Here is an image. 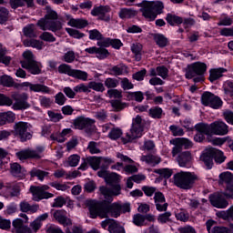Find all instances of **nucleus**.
<instances>
[{
	"instance_id": "obj_1",
	"label": "nucleus",
	"mask_w": 233,
	"mask_h": 233,
	"mask_svg": "<svg viewBox=\"0 0 233 233\" xmlns=\"http://www.w3.org/2000/svg\"><path fill=\"white\" fill-rule=\"evenodd\" d=\"M87 207L92 219H96V218L105 219L108 218V214L111 218H119V216H121V204H110V202L106 200L100 202L88 200Z\"/></svg>"
},
{
	"instance_id": "obj_2",
	"label": "nucleus",
	"mask_w": 233,
	"mask_h": 233,
	"mask_svg": "<svg viewBox=\"0 0 233 233\" xmlns=\"http://www.w3.org/2000/svg\"><path fill=\"white\" fill-rule=\"evenodd\" d=\"M11 97L0 94V106H12L13 110H26L30 108L28 94L14 93L11 95Z\"/></svg>"
},
{
	"instance_id": "obj_3",
	"label": "nucleus",
	"mask_w": 233,
	"mask_h": 233,
	"mask_svg": "<svg viewBox=\"0 0 233 233\" xmlns=\"http://www.w3.org/2000/svg\"><path fill=\"white\" fill-rule=\"evenodd\" d=\"M59 19V15L52 7L46 6V15L43 18L37 21L36 25L39 26L41 30H50L51 32H59L63 28V25Z\"/></svg>"
},
{
	"instance_id": "obj_4",
	"label": "nucleus",
	"mask_w": 233,
	"mask_h": 233,
	"mask_svg": "<svg viewBox=\"0 0 233 233\" xmlns=\"http://www.w3.org/2000/svg\"><path fill=\"white\" fill-rule=\"evenodd\" d=\"M199 181V176L194 172L180 171L174 175L173 183L177 188L190 190Z\"/></svg>"
},
{
	"instance_id": "obj_5",
	"label": "nucleus",
	"mask_w": 233,
	"mask_h": 233,
	"mask_svg": "<svg viewBox=\"0 0 233 233\" xmlns=\"http://www.w3.org/2000/svg\"><path fill=\"white\" fill-rule=\"evenodd\" d=\"M195 130L203 132L205 136H227L228 134V127L223 121H215L211 124H197Z\"/></svg>"
},
{
	"instance_id": "obj_6",
	"label": "nucleus",
	"mask_w": 233,
	"mask_h": 233,
	"mask_svg": "<svg viewBox=\"0 0 233 233\" xmlns=\"http://www.w3.org/2000/svg\"><path fill=\"white\" fill-rule=\"evenodd\" d=\"M137 6H140V12H142V15L147 21H156V17L163 14V8H165L163 2H150L147 0L142 1Z\"/></svg>"
},
{
	"instance_id": "obj_7",
	"label": "nucleus",
	"mask_w": 233,
	"mask_h": 233,
	"mask_svg": "<svg viewBox=\"0 0 233 233\" xmlns=\"http://www.w3.org/2000/svg\"><path fill=\"white\" fill-rule=\"evenodd\" d=\"M23 60L20 61L22 68L27 70L32 76H39L43 74V64L35 60L34 53L26 50L23 53Z\"/></svg>"
},
{
	"instance_id": "obj_8",
	"label": "nucleus",
	"mask_w": 233,
	"mask_h": 233,
	"mask_svg": "<svg viewBox=\"0 0 233 233\" xmlns=\"http://www.w3.org/2000/svg\"><path fill=\"white\" fill-rule=\"evenodd\" d=\"M143 132H145V120L141 116L137 115L133 118L130 133H127L126 136L121 138V141L124 145L132 143L134 139L141 137L143 136Z\"/></svg>"
},
{
	"instance_id": "obj_9",
	"label": "nucleus",
	"mask_w": 233,
	"mask_h": 233,
	"mask_svg": "<svg viewBox=\"0 0 233 233\" xmlns=\"http://www.w3.org/2000/svg\"><path fill=\"white\" fill-rule=\"evenodd\" d=\"M32 124L25 121H18L13 126L11 133L20 139L21 143H26V141H30V139L34 137V131H32Z\"/></svg>"
},
{
	"instance_id": "obj_10",
	"label": "nucleus",
	"mask_w": 233,
	"mask_h": 233,
	"mask_svg": "<svg viewBox=\"0 0 233 233\" xmlns=\"http://www.w3.org/2000/svg\"><path fill=\"white\" fill-rule=\"evenodd\" d=\"M13 232L15 233H37L43 227V222H39L36 218L29 224V227L25 225V221L21 218H15L12 222Z\"/></svg>"
},
{
	"instance_id": "obj_11",
	"label": "nucleus",
	"mask_w": 233,
	"mask_h": 233,
	"mask_svg": "<svg viewBox=\"0 0 233 233\" xmlns=\"http://www.w3.org/2000/svg\"><path fill=\"white\" fill-rule=\"evenodd\" d=\"M45 147L42 146L36 147L35 149L25 148L15 153V157L20 161H26L28 159H42L45 157L43 154Z\"/></svg>"
},
{
	"instance_id": "obj_12",
	"label": "nucleus",
	"mask_w": 233,
	"mask_h": 233,
	"mask_svg": "<svg viewBox=\"0 0 233 233\" xmlns=\"http://www.w3.org/2000/svg\"><path fill=\"white\" fill-rule=\"evenodd\" d=\"M46 190H50L48 185L31 186L29 192L33 196V201H42V199H50V198H54V194L46 192Z\"/></svg>"
},
{
	"instance_id": "obj_13",
	"label": "nucleus",
	"mask_w": 233,
	"mask_h": 233,
	"mask_svg": "<svg viewBox=\"0 0 233 233\" xmlns=\"http://www.w3.org/2000/svg\"><path fill=\"white\" fill-rule=\"evenodd\" d=\"M186 79H192L196 76H204L207 72V64L203 62H195L186 68Z\"/></svg>"
},
{
	"instance_id": "obj_14",
	"label": "nucleus",
	"mask_w": 233,
	"mask_h": 233,
	"mask_svg": "<svg viewBox=\"0 0 233 233\" xmlns=\"http://www.w3.org/2000/svg\"><path fill=\"white\" fill-rule=\"evenodd\" d=\"M201 103L204 105V106H210L211 108L215 109L221 107L223 105L221 98L208 91H206L202 94Z\"/></svg>"
},
{
	"instance_id": "obj_15",
	"label": "nucleus",
	"mask_w": 233,
	"mask_h": 233,
	"mask_svg": "<svg viewBox=\"0 0 233 233\" xmlns=\"http://www.w3.org/2000/svg\"><path fill=\"white\" fill-rule=\"evenodd\" d=\"M219 184L226 185L227 198H231L233 199V175L232 173L226 171L219 175Z\"/></svg>"
},
{
	"instance_id": "obj_16",
	"label": "nucleus",
	"mask_w": 233,
	"mask_h": 233,
	"mask_svg": "<svg viewBox=\"0 0 233 233\" xmlns=\"http://www.w3.org/2000/svg\"><path fill=\"white\" fill-rule=\"evenodd\" d=\"M110 12H112V9L108 5H95L91 10V15L98 17L101 21L108 23V21H110Z\"/></svg>"
},
{
	"instance_id": "obj_17",
	"label": "nucleus",
	"mask_w": 233,
	"mask_h": 233,
	"mask_svg": "<svg viewBox=\"0 0 233 233\" xmlns=\"http://www.w3.org/2000/svg\"><path fill=\"white\" fill-rule=\"evenodd\" d=\"M73 125L77 130H85V128H95L96 120L81 116L74 120Z\"/></svg>"
},
{
	"instance_id": "obj_18",
	"label": "nucleus",
	"mask_w": 233,
	"mask_h": 233,
	"mask_svg": "<svg viewBox=\"0 0 233 233\" xmlns=\"http://www.w3.org/2000/svg\"><path fill=\"white\" fill-rule=\"evenodd\" d=\"M192 153L190 151H183L177 157L178 166L182 168H190L192 167Z\"/></svg>"
},
{
	"instance_id": "obj_19",
	"label": "nucleus",
	"mask_w": 233,
	"mask_h": 233,
	"mask_svg": "<svg viewBox=\"0 0 233 233\" xmlns=\"http://www.w3.org/2000/svg\"><path fill=\"white\" fill-rule=\"evenodd\" d=\"M154 201L158 212H167L168 209V203H167V198H165V195L162 192L157 191L155 193Z\"/></svg>"
},
{
	"instance_id": "obj_20",
	"label": "nucleus",
	"mask_w": 233,
	"mask_h": 233,
	"mask_svg": "<svg viewBox=\"0 0 233 233\" xmlns=\"http://www.w3.org/2000/svg\"><path fill=\"white\" fill-rule=\"evenodd\" d=\"M209 203L215 208H227L228 207V201L227 198L219 194H213L209 196Z\"/></svg>"
},
{
	"instance_id": "obj_21",
	"label": "nucleus",
	"mask_w": 233,
	"mask_h": 233,
	"mask_svg": "<svg viewBox=\"0 0 233 233\" xmlns=\"http://www.w3.org/2000/svg\"><path fill=\"white\" fill-rule=\"evenodd\" d=\"M100 193L103 194L105 199H112L114 196H119L121 194V186L116 184L112 188L102 186L100 187Z\"/></svg>"
},
{
	"instance_id": "obj_22",
	"label": "nucleus",
	"mask_w": 233,
	"mask_h": 233,
	"mask_svg": "<svg viewBox=\"0 0 233 233\" xmlns=\"http://www.w3.org/2000/svg\"><path fill=\"white\" fill-rule=\"evenodd\" d=\"M53 218L59 223V225H63V227L72 225V219L66 217V210L65 209L55 210L53 213Z\"/></svg>"
},
{
	"instance_id": "obj_23",
	"label": "nucleus",
	"mask_w": 233,
	"mask_h": 233,
	"mask_svg": "<svg viewBox=\"0 0 233 233\" xmlns=\"http://www.w3.org/2000/svg\"><path fill=\"white\" fill-rule=\"evenodd\" d=\"M200 161L205 165L208 170H210V168L214 167V155L212 152V147L205 150V152L200 156Z\"/></svg>"
},
{
	"instance_id": "obj_24",
	"label": "nucleus",
	"mask_w": 233,
	"mask_h": 233,
	"mask_svg": "<svg viewBox=\"0 0 233 233\" xmlns=\"http://www.w3.org/2000/svg\"><path fill=\"white\" fill-rule=\"evenodd\" d=\"M23 86L29 88L30 92H41L42 94H50V87L43 84H32L30 82H24Z\"/></svg>"
},
{
	"instance_id": "obj_25",
	"label": "nucleus",
	"mask_w": 233,
	"mask_h": 233,
	"mask_svg": "<svg viewBox=\"0 0 233 233\" xmlns=\"http://www.w3.org/2000/svg\"><path fill=\"white\" fill-rule=\"evenodd\" d=\"M69 21L67 22L68 26H72L73 28H78L82 30V28H86L88 26V20L85 18H70V15H66Z\"/></svg>"
},
{
	"instance_id": "obj_26",
	"label": "nucleus",
	"mask_w": 233,
	"mask_h": 233,
	"mask_svg": "<svg viewBox=\"0 0 233 233\" xmlns=\"http://www.w3.org/2000/svg\"><path fill=\"white\" fill-rule=\"evenodd\" d=\"M10 172L12 176H14V177H17V179H25V177H26L25 168H23L19 163L11 164Z\"/></svg>"
},
{
	"instance_id": "obj_27",
	"label": "nucleus",
	"mask_w": 233,
	"mask_h": 233,
	"mask_svg": "<svg viewBox=\"0 0 233 233\" xmlns=\"http://www.w3.org/2000/svg\"><path fill=\"white\" fill-rule=\"evenodd\" d=\"M21 212H25L28 214H35L37 210H39V204L30 205V203L26 202L25 200L20 202L19 204Z\"/></svg>"
},
{
	"instance_id": "obj_28",
	"label": "nucleus",
	"mask_w": 233,
	"mask_h": 233,
	"mask_svg": "<svg viewBox=\"0 0 233 233\" xmlns=\"http://www.w3.org/2000/svg\"><path fill=\"white\" fill-rule=\"evenodd\" d=\"M171 145H179L182 148L184 147L185 150H188V148H192L194 147V143L190 141L188 138L185 137H177L170 140Z\"/></svg>"
},
{
	"instance_id": "obj_29",
	"label": "nucleus",
	"mask_w": 233,
	"mask_h": 233,
	"mask_svg": "<svg viewBox=\"0 0 233 233\" xmlns=\"http://www.w3.org/2000/svg\"><path fill=\"white\" fill-rule=\"evenodd\" d=\"M228 72L227 68L218 67L213 68L209 70V81L214 83V81H218L220 77H223V74Z\"/></svg>"
},
{
	"instance_id": "obj_30",
	"label": "nucleus",
	"mask_w": 233,
	"mask_h": 233,
	"mask_svg": "<svg viewBox=\"0 0 233 233\" xmlns=\"http://www.w3.org/2000/svg\"><path fill=\"white\" fill-rule=\"evenodd\" d=\"M23 45L25 47L31 46L32 48H36V50H43V46H45V43L43 41L35 38L24 40Z\"/></svg>"
},
{
	"instance_id": "obj_31",
	"label": "nucleus",
	"mask_w": 233,
	"mask_h": 233,
	"mask_svg": "<svg viewBox=\"0 0 233 233\" xmlns=\"http://www.w3.org/2000/svg\"><path fill=\"white\" fill-rule=\"evenodd\" d=\"M15 121V114L12 111L0 114V126L3 127L6 123H14Z\"/></svg>"
},
{
	"instance_id": "obj_32",
	"label": "nucleus",
	"mask_w": 233,
	"mask_h": 233,
	"mask_svg": "<svg viewBox=\"0 0 233 233\" xmlns=\"http://www.w3.org/2000/svg\"><path fill=\"white\" fill-rule=\"evenodd\" d=\"M126 97L127 101H137V103H143L145 95L141 91L127 92Z\"/></svg>"
},
{
	"instance_id": "obj_33",
	"label": "nucleus",
	"mask_w": 233,
	"mask_h": 233,
	"mask_svg": "<svg viewBox=\"0 0 233 233\" xmlns=\"http://www.w3.org/2000/svg\"><path fill=\"white\" fill-rule=\"evenodd\" d=\"M25 187V184L23 182H19L16 184H13L12 191H5V198H15V196H19L21 194V188Z\"/></svg>"
},
{
	"instance_id": "obj_34",
	"label": "nucleus",
	"mask_w": 233,
	"mask_h": 233,
	"mask_svg": "<svg viewBox=\"0 0 233 233\" xmlns=\"http://www.w3.org/2000/svg\"><path fill=\"white\" fill-rule=\"evenodd\" d=\"M148 116L149 117H152V119H162L165 116V112L163 111V108H161L158 106H152L148 110Z\"/></svg>"
},
{
	"instance_id": "obj_35",
	"label": "nucleus",
	"mask_w": 233,
	"mask_h": 233,
	"mask_svg": "<svg viewBox=\"0 0 233 233\" xmlns=\"http://www.w3.org/2000/svg\"><path fill=\"white\" fill-rule=\"evenodd\" d=\"M152 37H153L156 45H157V46H159V48H165V46H168V38H167V36H165V35L153 34Z\"/></svg>"
},
{
	"instance_id": "obj_36",
	"label": "nucleus",
	"mask_w": 233,
	"mask_h": 233,
	"mask_svg": "<svg viewBox=\"0 0 233 233\" xmlns=\"http://www.w3.org/2000/svg\"><path fill=\"white\" fill-rule=\"evenodd\" d=\"M23 34L25 37L35 38L37 37V28L35 25L29 24L23 28Z\"/></svg>"
},
{
	"instance_id": "obj_37",
	"label": "nucleus",
	"mask_w": 233,
	"mask_h": 233,
	"mask_svg": "<svg viewBox=\"0 0 233 233\" xmlns=\"http://www.w3.org/2000/svg\"><path fill=\"white\" fill-rule=\"evenodd\" d=\"M118 15L120 19H130L131 17H136L137 12L132 8H121Z\"/></svg>"
},
{
	"instance_id": "obj_38",
	"label": "nucleus",
	"mask_w": 233,
	"mask_h": 233,
	"mask_svg": "<svg viewBox=\"0 0 233 233\" xmlns=\"http://www.w3.org/2000/svg\"><path fill=\"white\" fill-rule=\"evenodd\" d=\"M29 174L31 177H37L39 181H45V177H48V176H50V173H48L47 171H44L37 168H33L29 172Z\"/></svg>"
},
{
	"instance_id": "obj_39",
	"label": "nucleus",
	"mask_w": 233,
	"mask_h": 233,
	"mask_svg": "<svg viewBox=\"0 0 233 233\" xmlns=\"http://www.w3.org/2000/svg\"><path fill=\"white\" fill-rule=\"evenodd\" d=\"M166 21L171 26H176L177 25L183 24V18L182 17H180L178 15H172V14H167V15Z\"/></svg>"
},
{
	"instance_id": "obj_40",
	"label": "nucleus",
	"mask_w": 233,
	"mask_h": 233,
	"mask_svg": "<svg viewBox=\"0 0 233 233\" xmlns=\"http://www.w3.org/2000/svg\"><path fill=\"white\" fill-rule=\"evenodd\" d=\"M211 152H213V159H215L216 163H218V165H221V163H225V159H227V157H225L223 151L211 147Z\"/></svg>"
},
{
	"instance_id": "obj_41",
	"label": "nucleus",
	"mask_w": 233,
	"mask_h": 233,
	"mask_svg": "<svg viewBox=\"0 0 233 233\" xmlns=\"http://www.w3.org/2000/svg\"><path fill=\"white\" fill-rule=\"evenodd\" d=\"M141 161L147 163V165H159V163H161V158L152 154H149V155L142 156Z\"/></svg>"
},
{
	"instance_id": "obj_42",
	"label": "nucleus",
	"mask_w": 233,
	"mask_h": 233,
	"mask_svg": "<svg viewBox=\"0 0 233 233\" xmlns=\"http://www.w3.org/2000/svg\"><path fill=\"white\" fill-rule=\"evenodd\" d=\"M110 105L114 112H121V110H125L128 106V104L121 102V100H111Z\"/></svg>"
},
{
	"instance_id": "obj_43",
	"label": "nucleus",
	"mask_w": 233,
	"mask_h": 233,
	"mask_svg": "<svg viewBox=\"0 0 233 233\" xmlns=\"http://www.w3.org/2000/svg\"><path fill=\"white\" fill-rule=\"evenodd\" d=\"M175 218L177 221H182V223H187L190 219L188 212L185 209H179L175 213Z\"/></svg>"
},
{
	"instance_id": "obj_44",
	"label": "nucleus",
	"mask_w": 233,
	"mask_h": 233,
	"mask_svg": "<svg viewBox=\"0 0 233 233\" xmlns=\"http://www.w3.org/2000/svg\"><path fill=\"white\" fill-rule=\"evenodd\" d=\"M71 77H75V79H80L81 81H86L88 79V73L79 69H73Z\"/></svg>"
},
{
	"instance_id": "obj_45",
	"label": "nucleus",
	"mask_w": 233,
	"mask_h": 233,
	"mask_svg": "<svg viewBox=\"0 0 233 233\" xmlns=\"http://www.w3.org/2000/svg\"><path fill=\"white\" fill-rule=\"evenodd\" d=\"M87 159L89 167H91L93 170H99V166L101 165V157H88Z\"/></svg>"
},
{
	"instance_id": "obj_46",
	"label": "nucleus",
	"mask_w": 233,
	"mask_h": 233,
	"mask_svg": "<svg viewBox=\"0 0 233 233\" xmlns=\"http://www.w3.org/2000/svg\"><path fill=\"white\" fill-rule=\"evenodd\" d=\"M10 19V11L6 7L0 6V25H5Z\"/></svg>"
},
{
	"instance_id": "obj_47",
	"label": "nucleus",
	"mask_w": 233,
	"mask_h": 233,
	"mask_svg": "<svg viewBox=\"0 0 233 233\" xmlns=\"http://www.w3.org/2000/svg\"><path fill=\"white\" fill-rule=\"evenodd\" d=\"M127 70V66H125V64L114 66L111 68V72H113L114 76H123V74H125Z\"/></svg>"
},
{
	"instance_id": "obj_48",
	"label": "nucleus",
	"mask_w": 233,
	"mask_h": 233,
	"mask_svg": "<svg viewBox=\"0 0 233 233\" xmlns=\"http://www.w3.org/2000/svg\"><path fill=\"white\" fill-rule=\"evenodd\" d=\"M66 205V198L63 196H58L56 198H55L52 208H63Z\"/></svg>"
},
{
	"instance_id": "obj_49",
	"label": "nucleus",
	"mask_w": 233,
	"mask_h": 233,
	"mask_svg": "<svg viewBox=\"0 0 233 233\" xmlns=\"http://www.w3.org/2000/svg\"><path fill=\"white\" fill-rule=\"evenodd\" d=\"M81 161V157L79 155H71L67 157L66 164L68 167H77Z\"/></svg>"
},
{
	"instance_id": "obj_50",
	"label": "nucleus",
	"mask_w": 233,
	"mask_h": 233,
	"mask_svg": "<svg viewBox=\"0 0 233 233\" xmlns=\"http://www.w3.org/2000/svg\"><path fill=\"white\" fill-rule=\"evenodd\" d=\"M172 217V213L170 211H167L163 214H160L157 218V221L158 223H172V218H170Z\"/></svg>"
},
{
	"instance_id": "obj_51",
	"label": "nucleus",
	"mask_w": 233,
	"mask_h": 233,
	"mask_svg": "<svg viewBox=\"0 0 233 233\" xmlns=\"http://www.w3.org/2000/svg\"><path fill=\"white\" fill-rule=\"evenodd\" d=\"M88 88L95 90L96 92H105V86L103 83L92 81L88 83Z\"/></svg>"
},
{
	"instance_id": "obj_52",
	"label": "nucleus",
	"mask_w": 233,
	"mask_h": 233,
	"mask_svg": "<svg viewBox=\"0 0 233 233\" xmlns=\"http://www.w3.org/2000/svg\"><path fill=\"white\" fill-rule=\"evenodd\" d=\"M141 50H143V46L141 44H134L131 47V51L136 56V61H141Z\"/></svg>"
},
{
	"instance_id": "obj_53",
	"label": "nucleus",
	"mask_w": 233,
	"mask_h": 233,
	"mask_svg": "<svg viewBox=\"0 0 233 233\" xmlns=\"http://www.w3.org/2000/svg\"><path fill=\"white\" fill-rule=\"evenodd\" d=\"M66 32L71 36L75 37V39H81L85 35L84 33L79 32L77 29L66 27Z\"/></svg>"
},
{
	"instance_id": "obj_54",
	"label": "nucleus",
	"mask_w": 233,
	"mask_h": 233,
	"mask_svg": "<svg viewBox=\"0 0 233 233\" xmlns=\"http://www.w3.org/2000/svg\"><path fill=\"white\" fill-rule=\"evenodd\" d=\"M0 85H3V86H7L8 88H10L14 86V78L8 76H2L0 77Z\"/></svg>"
},
{
	"instance_id": "obj_55",
	"label": "nucleus",
	"mask_w": 233,
	"mask_h": 233,
	"mask_svg": "<svg viewBox=\"0 0 233 233\" xmlns=\"http://www.w3.org/2000/svg\"><path fill=\"white\" fill-rule=\"evenodd\" d=\"M123 136V130L119 127L112 128L111 131L108 134L109 139H119Z\"/></svg>"
},
{
	"instance_id": "obj_56",
	"label": "nucleus",
	"mask_w": 233,
	"mask_h": 233,
	"mask_svg": "<svg viewBox=\"0 0 233 233\" xmlns=\"http://www.w3.org/2000/svg\"><path fill=\"white\" fill-rule=\"evenodd\" d=\"M110 233H125V228L121 227L117 221L115 220V223L111 224L108 228Z\"/></svg>"
},
{
	"instance_id": "obj_57",
	"label": "nucleus",
	"mask_w": 233,
	"mask_h": 233,
	"mask_svg": "<svg viewBox=\"0 0 233 233\" xmlns=\"http://www.w3.org/2000/svg\"><path fill=\"white\" fill-rule=\"evenodd\" d=\"M74 69L66 64H62L58 66V72L59 74H66V76H69L71 77L72 72Z\"/></svg>"
},
{
	"instance_id": "obj_58",
	"label": "nucleus",
	"mask_w": 233,
	"mask_h": 233,
	"mask_svg": "<svg viewBox=\"0 0 233 233\" xmlns=\"http://www.w3.org/2000/svg\"><path fill=\"white\" fill-rule=\"evenodd\" d=\"M47 115L50 118V121H53V123H59V121L63 119V115H61V113H56L52 110L47 111Z\"/></svg>"
},
{
	"instance_id": "obj_59",
	"label": "nucleus",
	"mask_w": 233,
	"mask_h": 233,
	"mask_svg": "<svg viewBox=\"0 0 233 233\" xmlns=\"http://www.w3.org/2000/svg\"><path fill=\"white\" fill-rule=\"evenodd\" d=\"M89 39L92 41H101L103 39V34L97 29H93L89 31Z\"/></svg>"
},
{
	"instance_id": "obj_60",
	"label": "nucleus",
	"mask_w": 233,
	"mask_h": 233,
	"mask_svg": "<svg viewBox=\"0 0 233 233\" xmlns=\"http://www.w3.org/2000/svg\"><path fill=\"white\" fill-rule=\"evenodd\" d=\"M156 174H159L162 177H165L166 179H168L171 177L173 171L170 168H160L155 170Z\"/></svg>"
},
{
	"instance_id": "obj_61",
	"label": "nucleus",
	"mask_w": 233,
	"mask_h": 233,
	"mask_svg": "<svg viewBox=\"0 0 233 233\" xmlns=\"http://www.w3.org/2000/svg\"><path fill=\"white\" fill-rule=\"evenodd\" d=\"M118 85V79L108 77L105 80V86H106V88H117Z\"/></svg>"
},
{
	"instance_id": "obj_62",
	"label": "nucleus",
	"mask_w": 233,
	"mask_h": 233,
	"mask_svg": "<svg viewBox=\"0 0 233 233\" xmlns=\"http://www.w3.org/2000/svg\"><path fill=\"white\" fill-rule=\"evenodd\" d=\"M110 56V52H108V49L105 47H98L96 51V57L97 59H106Z\"/></svg>"
},
{
	"instance_id": "obj_63",
	"label": "nucleus",
	"mask_w": 233,
	"mask_h": 233,
	"mask_svg": "<svg viewBox=\"0 0 233 233\" xmlns=\"http://www.w3.org/2000/svg\"><path fill=\"white\" fill-rule=\"evenodd\" d=\"M157 73L162 79H167V77H168V68L165 66H157Z\"/></svg>"
},
{
	"instance_id": "obj_64",
	"label": "nucleus",
	"mask_w": 233,
	"mask_h": 233,
	"mask_svg": "<svg viewBox=\"0 0 233 233\" xmlns=\"http://www.w3.org/2000/svg\"><path fill=\"white\" fill-rule=\"evenodd\" d=\"M177 232H179V233H198V231H196V228H194V227H192L190 225H186L184 227L178 228Z\"/></svg>"
}]
</instances>
